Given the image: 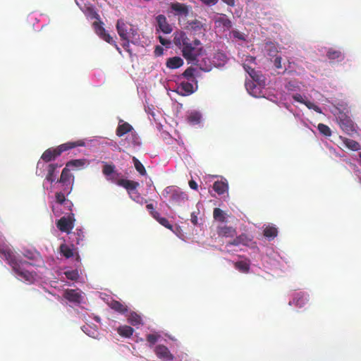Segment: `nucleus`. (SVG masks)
<instances>
[{
    "label": "nucleus",
    "instance_id": "f257e3e1",
    "mask_svg": "<svg viewBox=\"0 0 361 361\" xmlns=\"http://www.w3.org/2000/svg\"><path fill=\"white\" fill-rule=\"evenodd\" d=\"M173 43L181 49L183 56L188 63L197 62V58L204 51L200 40H191L183 31H176L173 33Z\"/></svg>",
    "mask_w": 361,
    "mask_h": 361
},
{
    "label": "nucleus",
    "instance_id": "f03ea898",
    "mask_svg": "<svg viewBox=\"0 0 361 361\" xmlns=\"http://www.w3.org/2000/svg\"><path fill=\"white\" fill-rule=\"evenodd\" d=\"M0 253L1 257L12 267L20 280L29 283L35 281V274L27 269L33 265L32 263L18 259L10 248H2Z\"/></svg>",
    "mask_w": 361,
    "mask_h": 361
},
{
    "label": "nucleus",
    "instance_id": "7ed1b4c3",
    "mask_svg": "<svg viewBox=\"0 0 361 361\" xmlns=\"http://www.w3.org/2000/svg\"><path fill=\"white\" fill-rule=\"evenodd\" d=\"M84 145L85 142L82 140H79L75 142H68L61 144L55 148L51 147L46 149L43 152L41 159L45 162H50L51 161L55 160L63 152L68 151L71 149L75 148L76 147H82Z\"/></svg>",
    "mask_w": 361,
    "mask_h": 361
},
{
    "label": "nucleus",
    "instance_id": "20e7f679",
    "mask_svg": "<svg viewBox=\"0 0 361 361\" xmlns=\"http://www.w3.org/2000/svg\"><path fill=\"white\" fill-rule=\"evenodd\" d=\"M163 195L173 204L181 205L188 200V195L174 186L166 187L163 191Z\"/></svg>",
    "mask_w": 361,
    "mask_h": 361
},
{
    "label": "nucleus",
    "instance_id": "39448f33",
    "mask_svg": "<svg viewBox=\"0 0 361 361\" xmlns=\"http://www.w3.org/2000/svg\"><path fill=\"white\" fill-rule=\"evenodd\" d=\"M116 30L121 39H133L137 35V31L133 25L123 19H118Z\"/></svg>",
    "mask_w": 361,
    "mask_h": 361
},
{
    "label": "nucleus",
    "instance_id": "423d86ee",
    "mask_svg": "<svg viewBox=\"0 0 361 361\" xmlns=\"http://www.w3.org/2000/svg\"><path fill=\"white\" fill-rule=\"evenodd\" d=\"M57 182L61 184V188H63V190L65 191L66 194L71 193L72 191L73 178L70 173V169L66 166L62 170L60 178Z\"/></svg>",
    "mask_w": 361,
    "mask_h": 361
},
{
    "label": "nucleus",
    "instance_id": "0eeeda50",
    "mask_svg": "<svg viewBox=\"0 0 361 361\" xmlns=\"http://www.w3.org/2000/svg\"><path fill=\"white\" fill-rule=\"evenodd\" d=\"M338 124L341 128L349 135L356 133V127L353 121L345 114L341 113L338 117Z\"/></svg>",
    "mask_w": 361,
    "mask_h": 361
},
{
    "label": "nucleus",
    "instance_id": "6e6552de",
    "mask_svg": "<svg viewBox=\"0 0 361 361\" xmlns=\"http://www.w3.org/2000/svg\"><path fill=\"white\" fill-rule=\"evenodd\" d=\"M74 214H70L68 216H63L56 222V227L61 232L70 233L74 227Z\"/></svg>",
    "mask_w": 361,
    "mask_h": 361
},
{
    "label": "nucleus",
    "instance_id": "1a4fd4ad",
    "mask_svg": "<svg viewBox=\"0 0 361 361\" xmlns=\"http://www.w3.org/2000/svg\"><path fill=\"white\" fill-rule=\"evenodd\" d=\"M170 8L174 16L187 17L191 9V6L176 1L170 4Z\"/></svg>",
    "mask_w": 361,
    "mask_h": 361
},
{
    "label": "nucleus",
    "instance_id": "9d476101",
    "mask_svg": "<svg viewBox=\"0 0 361 361\" xmlns=\"http://www.w3.org/2000/svg\"><path fill=\"white\" fill-rule=\"evenodd\" d=\"M214 23L216 27L223 29L224 31L229 30L233 27L231 20L226 14H220L214 18Z\"/></svg>",
    "mask_w": 361,
    "mask_h": 361
},
{
    "label": "nucleus",
    "instance_id": "9b49d317",
    "mask_svg": "<svg viewBox=\"0 0 361 361\" xmlns=\"http://www.w3.org/2000/svg\"><path fill=\"white\" fill-rule=\"evenodd\" d=\"M109 180L116 183L118 185L123 187L128 190V192L130 191H134L137 189V188L140 185L138 182L128 180V179H116L111 177L109 178Z\"/></svg>",
    "mask_w": 361,
    "mask_h": 361
},
{
    "label": "nucleus",
    "instance_id": "f8f14e48",
    "mask_svg": "<svg viewBox=\"0 0 361 361\" xmlns=\"http://www.w3.org/2000/svg\"><path fill=\"white\" fill-rule=\"evenodd\" d=\"M244 68L252 80L257 83L259 87H264L266 85L265 77L259 71H257L248 66H244Z\"/></svg>",
    "mask_w": 361,
    "mask_h": 361
},
{
    "label": "nucleus",
    "instance_id": "ddd939ff",
    "mask_svg": "<svg viewBox=\"0 0 361 361\" xmlns=\"http://www.w3.org/2000/svg\"><path fill=\"white\" fill-rule=\"evenodd\" d=\"M157 21V30L161 31L165 34H170L173 31L172 26L168 23L166 16L163 14H159L156 17Z\"/></svg>",
    "mask_w": 361,
    "mask_h": 361
},
{
    "label": "nucleus",
    "instance_id": "4468645a",
    "mask_svg": "<svg viewBox=\"0 0 361 361\" xmlns=\"http://www.w3.org/2000/svg\"><path fill=\"white\" fill-rule=\"evenodd\" d=\"M156 355L164 361H171L174 356L171 353L169 348L164 345H158L154 348Z\"/></svg>",
    "mask_w": 361,
    "mask_h": 361
},
{
    "label": "nucleus",
    "instance_id": "2eb2a0df",
    "mask_svg": "<svg viewBox=\"0 0 361 361\" xmlns=\"http://www.w3.org/2000/svg\"><path fill=\"white\" fill-rule=\"evenodd\" d=\"M63 298L68 300L70 302L79 305L81 303L82 296L81 294L74 289H67L64 291Z\"/></svg>",
    "mask_w": 361,
    "mask_h": 361
},
{
    "label": "nucleus",
    "instance_id": "dca6fc26",
    "mask_svg": "<svg viewBox=\"0 0 361 361\" xmlns=\"http://www.w3.org/2000/svg\"><path fill=\"white\" fill-rule=\"evenodd\" d=\"M309 300V295L305 293H297L291 301L289 302L290 305H295L299 308L305 306Z\"/></svg>",
    "mask_w": 361,
    "mask_h": 361
},
{
    "label": "nucleus",
    "instance_id": "f3484780",
    "mask_svg": "<svg viewBox=\"0 0 361 361\" xmlns=\"http://www.w3.org/2000/svg\"><path fill=\"white\" fill-rule=\"evenodd\" d=\"M216 233L221 238H233L236 235V228L226 225L219 226L216 228Z\"/></svg>",
    "mask_w": 361,
    "mask_h": 361
},
{
    "label": "nucleus",
    "instance_id": "a211bd4d",
    "mask_svg": "<svg viewBox=\"0 0 361 361\" xmlns=\"http://www.w3.org/2000/svg\"><path fill=\"white\" fill-rule=\"evenodd\" d=\"M195 92L193 85L189 82H181L177 87L176 92L181 96H189Z\"/></svg>",
    "mask_w": 361,
    "mask_h": 361
},
{
    "label": "nucleus",
    "instance_id": "6ab92c4d",
    "mask_svg": "<svg viewBox=\"0 0 361 361\" xmlns=\"http://www.w3.org/2000/svg\"><path fill=\"white\" fill-rule=\"evenodd\" d=\"M94 29L96 31V33L104 41H106L108 43H112L113 42V37H111V35L106 32L104 27L102 26V23H94Z\"/></svg>",
    "mask_w": 361,
    "mask_h": 361
},
{
    "label": "nucleus",
    "instance_id": "aec40b11",
    "mask_svg": "<svg viewBox=\"0 0 361 361\" xmlns=\"http://www.w3.org/2000/svg\"><path fill=\"white\" fill-rule=\"evenodd\" d=\"M133 131V126L127 122L121 121L116 130V134L118 137H122L126 133H131Z\"/></svg>",
    "mask_w": 361,
    "mask_h": 361
},
{
    "label": "nucleus",
    "instance_id": "412c9836",
    "mask_svg": "<svg viewBox=\"0 0 361 361\" xmlns=\"http://www.w3.org/2000/svg\"><path fill=\"white\" fill-rule=\"evenodd\" d=\"M245 87L248 92L255 97H259L261 93V88L262 87H259L257 83L255 84V82L253 80L246 81Z\"/></svg>",
    "mask_w": 361,
    "mask_h": 361
},
{
    "label": "nucleus",
    "instance_id": "4be33fe9",
    "mask_svg": "<svg viewBox=\"0 0 361 361\" xmlns=\"http://www.w3.org/2000/svg\"><path fill=\"white\" fill-rule=\"evenodd\" d=\"M62 165L59 164H49L47 166V174L46 176V180L50 183H53L56 180L55 172L57 169L60 168Z\"/></svg>",
    "mask_w": 361,
    "mask_h": 361
},
{
    "label": "nucleus",
    "instance_id": "5701e85b",
    "mask_svg": "<svg viewBox=\"0 0 361 361\" xmlns=\"http://www.w3.org/2000/svg\"><path fill=\"white\" fill-rule=\"evenodd\" d=\"M339 138L341 140V143L343 147L353 151H357L360 149V145L357 141L342 136H340Z\"/></svg>",
    "mask_w": 361,
    "mask_h": 361
},
{
    "label": "nucleus",
    "instance_id": "b1692460",
    "mask_svg": "<svg viewBox=\"0 0 361 361\" xmlns=\"http://www.w3.org/2000/svg\"><path fill=\"white\" fill-rule=\"evenodd\" d=\"M183 63V60L180 57L173 56L167 59L166 66L170 69H176L182 66Z\"/></svg>",
    "mask_w": 361,
    "mask_h": 361
},
{
    "label": "nucleus",
    "instance_id": "393cba45",
    "mask_svg": "<svg viewBox=\"0 0 361 361\" xmlns=\"http://www.w3.org/2000/svg\"><path fill=\"white\" fill-rule=\"evenodd\" d=\"M108 305L112 310L121 314H124L128 311L127 306L118 300H113Z\"/></svg>",
    "mask_w": 361,
    "mask_h": 361
},
{
    "label": "nucleus",
    "instance_id": "a878e982",
    "mask_svg": "<svg viewBox=\"0 0 361 361\" xmlns=\"http://www.w3.org/2000/svg\"><path fill=\"white\" fill-rule=\"evenodd\" d=\"M214 190L219 195H223L228 190V185L226 182L217 180L213 184Z\"/></svg>",
    "mask_w": 361,
    "mask_h": 361
},
{
    "label": "nucleus",
    "instance_id": "bb28decb",
    "mask_svg": "<svg viewBox=\"0 0 361 361\" xmlns=\"http://www.w3.org/2000/svg\"><path fill=\"white\" fill-rule=\"evenodd\" d=\"M326 56L329 60L340 61L343 59L344 56L339 50H336L332 48L329 49L327 51Z\"/></svg>",
    "mask_w": 361,
    "mask_h": 361
},
{
    "label": "nucleus",
    "instance_id": "cd10ccee",
    "mask_svg": "<svg viewBox=\"0 0 361 361\" xmlns=\"http://www.w3.org/2000/svg\"><path fill=\"white\" fill-rule=\"evenodd\" d=\"M202 115L200 112L193 111H191L187 117L188 122L191 125L199 124L201 121Z\"/></svg>",
    "mask_w": 361,
    "mask_h": 361
},
{
    "label": "nucleus",
    "instance_id": "c85d7f7f",
    "mask_svg": "<svg viewBox=\"0 0 361 361\" xmlns=\"http://www.w3.org/2000/svg\"><path fill=\"white\" fill-rule=\"evenodd\" d=\"M115 165L112 164L105 163L104 165L103 166L102 173L105 176L107 177L108 180L111 177L116 178L114 176H112V174L115 173Z\"/></svg>",
    "mask_w": 361,
    "mask_h": 361
},
{
    "label": "nucleus",
    "instance_id": "c756f323",
    "mask_svg": "<svg viewBox=\"0 0 361 361\" xmlns=\"http://www.w3.org/2000/svg\"><path fill=\"white\" fill-rule=\"evenodd\" d=\"M117 331L120 336L129 338L133 335L134 329L129 326L125 325L119 326L117 329Z\"/></svg>",
    "mask_w": 361,
    "mask_h": 361
},
{
    "label": "nucleus",
    "instance_id": "7c9ffc66",
    "mask_svg": "<svg viewBox=\"0 0 361 361\" xmlns=\"http://www.w3.org/2000/svg\"><path fill=\"white\" fill-rule=\"evenodd\" d=\"M266 52L267 56L269 57L270 60L272 61V59L275 56H278V49L277 47L272 43L267 44L266 46Z\"/></svg>",
    "mask_w": 361,
    "mask_h": 361
},
{
    "label": "nucleus",
    "instance_id": "2f4dec72",
    "mask_svg": "<svg viewBox=\"0 0 361 361\" xmlns=\"http://www.w3.org/2000/svg\"><path fill=\"white\" fill-rule=\"evenodd\" d=\"M278 234L277 228L275 226H268L264 230V235L268 238H274Z\"/></svg>",
    "mask_w": 361,
    "mask_h": 361
},
{
    "label": "nucleus",
    "instance_id": "473e14b6",
    "mask_svg": "<svg viewBox=\"0 0 361 361\" xmlns=\"http://www.w3.org/2000/svg\"><path fill=\"white\" fill-rule=\"evenodd\" d=\"M196 72V68L190 66L188 67L181 75L183 78H186L188 80L195 81V73Z\"/></svg>",
    "mask_w": 361,
    "mask_h": 361
},
{
    "label": "nucleus",
    "instance_id": "72a5a7b5",
    "mask_svg": "<svg viewBox=\"0 0 361 361\" xmlns=\"http://www.w3.org/2000/svg\"><path fill=\"white\" fill-rule=\"evenodd\" d=\"M214 219L220 222L226 221V214L219 208H214L213 212Z\"/></svg>",
    "mask_w": 361,
    "mask_h": 361
},
{
    "label": "nucleus",
    "instance_id": "f704fd0d",
    "mask_svg": "<svg viewBox=\"0 0 361 361\" xmlns=\"http://www.w3.org/2000/svg\"><path fill=\"white\" fill-rule=\"evenodd\" d=\"M85 159H73L68 161L66 166L69 169L80 168L82 167L85 164Z\"/></svg>",
    "mask_w": 361,
    "mask_h": 361
},
{
    "label": "nucleus",
    "instance_id": "c9c22d12",
    "mask_svg": "<svg viewBox=\"0 0 361 361\" xmlns=\"http://www.w3.org/2000/svg\"><path fill=\"white\" fill-rule=\"evenodd\" d=\"M133 161L137 171L141 176H145L147 174V171L143 164L135 157H133Z\"/></svg>",
    "mask_w": 361,
    "mask_h": 361
},
{
    "label": "nucleus",
    "instance_id": "e433bc0d",
    "mask_svg": "<svg viewBox=\"0 0 361 361\" xmlns=\"http://www.w3.org/2000/svg\"><path fill=\"white\" fill-rule=\"evenodd\" d=\"M234 267L236 269L243 273H247L250 269V264L245 261L236 262L234 264Z\"/></svg>",
    "mask_w": 361,
    "mask_h": 361
},
{
    "label": "nucleus",
    "instance_id": "4c0bfd02",
    "mask_svg": "<svg viewBox=\"0 0 361 361\" xmlns=\"http://www.w3.org/2000/svg\"><path fill=\"white\" fill-rule=\"evenodd\" d=\"M60 252L66 258H71L73 256V249L66 244L60 245Z\"/></svg>",
    "mask_w": 361,
    "mask_h": 361
},
{
    "label": "nucleus",
    "instance_id": "58836bf2",
    "mask_svg": "<svg viewBox=\"0 0 361 361\" xmlns=\"http://www.w3.org/2000/svg\"><path fill=\"white\" fill-rule=\"evenodd\" d=\"M128 322L133 326H137L142 323V318L137 313L132 312L128 317Z\"/></svg>",
    "mask_w": 361,
    "mask_h": 361
},
{
    "label": "nucleus",
    "instance_id": "ea45409f",
    "mask_svg": "<svg viewBox=\"0 0 361 361\" xmlns=\"http://www.w3.org/2000/svg\"><path fill=\"white\" fill-rule=\"evenodd\" d=\"M317 129L319 133L326 137L331 135V131L329 127L324 123H319L317 126Z\"/></svg>",
    "mask_w": 361,
    "mask_h": 361
},
{
    "label": "nucleus",
    "instance_id": "a19ab883",
    "mask_svg": "<svg viewBox=\"0 0 361 361\" xmlns=\"http://www.w3.org/2000/svg\"><path fill=\"white\" fill-rule=\"evenodd\" d=\"M160 337L161 336L157 333L149 334L146 336V340L149 343L151 347L157 342Z\"/></svg>",
    "mask_w": 361,
    "mask_h": 361
},
{
    "label": "nucleus",
    "instance_id": "79ce46f5",
    "mask_svg": "<svg viewBox=\"0 0 361 361\" xmlns=\"http://www.w3.org/2000/svg\"><path fill=\"white\" fill-rule=\"evenodd\" d=\"M188 24L194 31H200L203 27V23L197 19L189 22Z\"/></svg>",
    "mask_w": 361,
    "mask_h": 361
},
{
    "label": "nucleus",
    "instance_id": "37998d69",
    "mask_svg": "<svg viewBox=\"0 0 361 361\" xmlns=\"http://www.w3.org/2000/svg\"><path fill=\"white\" fill-rule=\"evenodd\" d=\"M65 276L66 278L71 281H77L79 278V274L78 270H71V271H66L64 272Z\"/></svg>",
    "mask_w": 361,
    "mask_h": 361
},
{
    "label": "nucleus",
    "instance_id": "c03bdc74",
    "mask_svg": "<svg viewBox=\"0 0 361 361\" xmlns=\"http://www.w3.org/2000/svg\"><path fill=\"white\" fill-rule=\"evenodd\" d=\"M65 191L63 190V188H61V191L57 192L56 193V201L57 203L62 204L66 201V195H68Z\"/></svg>",
    "mask_w": 361,
    "mask_h": 361
},
{
    "label": "nucleus",
    "instance_id": "a18cd8bd",
    "mask_svg": "<svg viewBox=\"0 0 361 361\" xmlns=\"http://www.w3.org/2000/svg\"><path fill=\"white\" fill-rule=\"evenodd\" d=\"M129 195L133 200L138 203L142 204L144 199L143 197H141L140 194L136 190L131 192L130 191Z\"/></svg>",
    "mask_w": 361,
    "mask_h": 361
},
{
    "label": "nucleus",
    "instance_id": "49530a36",
    "mask_svg": "<svg viewBox=\"0 0 361 361\" xmlns=\"http://www.w3.org/2000/svg\"><path fill=\"white\" fill-rule=\"evenodd\" d=\"M130 143L133 146H138L140 145V142L139 140V137L135 131H133L130 134Z\"/></svg>",
    "mask_w": 361,
    "mask_h": 361
},
{
    "label": "nucleus",
    "instance_id": "de8ad7c7",
    "mask_svg": "<svg viewBox=\"0 0 361 361\" xmlns=\"http://www.w3.org/2000/svg\"><path fill=\"white\" fill-rule=\"evenodd\" d=\"M243 238H244V235H243L236 236L233 240L229 241L226 245L227 246H230V245L238 246L240 244L243 243Z\"/></svg>",
    "mask_w": 361,
    "mask_h": 361
},
{
    "label": "nucleus",
    "instance_id": "09e8293b",
    "mask_svg": "<svg viewBox=\"0 0 361 361\" xmlns=\"http://www.w3.org/2000/svg\"><path fill=\"white\" fill-rule=\"evenodd\" d=\"M231 34L235 39H240V40H243V41H245V36L244 33L240 32L238 30H232L231 32Z\"/></svg>",
    "mask_w": 361,
    "mask_h": 361
},
{
    "label": "nucleus",
    "instance_id": "8fccbe9b",
    "mask_svg": "<svg viewBox=\"0 0 361 361\" xmlns=\"http://www.w3.org/2000/svg\"><path fill=\"white\" fill-rule=\"evenodd\" d=\"M303 104L310 109H313L318 113L321 112L320 108L310 101L305 100Z\"/></svg>",
    "mask_w": 361,
    "mask_h": 361
},
{
    "label": "nucleus",
    "instance_id": "3c124183",
    "mask_svg": "<svg viewBox=\"0 0 361 361\" xmlns=\"http://www.w3.org/2000/svg\"><path fill=\"white\" fill-rule=\"evenodd\" d=\"M158 222L161 225H162L163 226H164L166 228H169L170 230L173 229V226L169 223L168 219L166 218H165V217H162V218L159 219V221Z\"/></svg>",
    "mask_w": 361,
    "mask_h": 361
},
{
    "label": "nucleus",
    "instance_id": "603ef678",
    "mask_svg": "<svg viewBox=\"0 0 361 361\" xmlns=\"http://www.w3.org/2000/svg\"><path fill=\"white\" fill-rule=\"evenodd\" d=\"M271 61L274 63V65L276 68L279 69V68H282L281 56H275L274 58L272 59Z\"/></svg>",
    "mask_w": 361,
    "mask_h": 361
},
{
    "label": "nucleus",
    "instance_id": "864d4df0",
    "mask_svg": "<svg viewBox=\"0 0 361 361\" xmlns=\"http://www.w3.org/2000/svg\"><path fill=\"white\" fill-rule=\"evenodd\" d=\"M203 4L207 6H213L216 5L219 0H200Z\"/></svg>",
    "mask_w": 361,
    "mask_h": 361
},
{
    "label": "nucleus",
    "instance_id": "5fc2aeb1",
    "mask_svg": "<svg viewBox=\"0 0 361 361\" xmlns=\"http://www.w3.org/2000/svg\"><path fill=\"white\" fill-rule=\"evenodd\" d=\"M123 40L124 41V43L123 44V47L131 56L132 55V51L130 49V39H123Z\"/></svg>",
    "mask_w": 361,
    "mask_h": 361
},
{
    "label": "nucleus",
    "instance_id": "6e6d98bb",
    "mask_svg": "<svg viewBox=\"0 0 361 361\" xmlns=\"http://www.w3.org/2000/svg\"><path fill=\"white\" fill-rule=\"evenodd\" d=\"M293 98L295 102H300L301 104H303L305 102V99L300 94H295L293 95Z\"/></svg>",
    "mask_w": 361,
    "mask_h": 361
},
{
    "label": "nucleus",
    "instance_id": "4d7b16f0",
    "mask_svg": "<svg viewBox=\"0 0 361 361\" xmlns=\"http://www.w3.org/2000/svg\"><path fill=\"white\" fill-rule=\"evenodd\" d=\"M154 55L156 56H159L163 54L164 49L161 46H157L154 49Z\"/></svg>",
    "mask_w": 361,
    "mask_h": 361
},
{
    "label": "nucleus",
    "instance_id": "13d9d810",
    "mask_svg": "<svg viewBox=\"0 0 361 361\" xmlns=\"http://www.w3.org/2000/svg\"><path fill=\"white\" fill-rule=\"evenodd\" d=\"M159 42L164 45V46H169L171 44V41L169 39H167L166 38H164L163 37L161 36H159Z\"/></svg>",
    "mask_w": 361,
    "mask_h": 361
},
{
    "label": "nucleus",
    "instance_id": "bf43d9fd",
    "mask_svg": "<svg viewBox=\"0 0 361 361\" xmlns=\"http://www.w3.org/2000/svg\"><path fill=\"white\" fill-rule=\"evenodd\" d=\"M38 255V254H34L31 252H27L24 254V256L30 260H34L36 258V256Z\"/></svg>",
    "mask_w": 361,
    "mask_h": 361
},
{
    "label": "nucleus",
    "instance_id": "052dcab7",
    "mask_svg": "<svg viewBox=\"0 0 361 361\" xmlns=\"http://www.w3.org/2000/svg\"><path fill=\"white\" fill-rule=\"evenodd\" d=\"M190 217H191L190 218V221H191L192 224L193 225H195V226L197 225L198 224V219H197V216L195 214V212H192L191 214V216Z\"/></svg>",
    "mask_w": 361,
    "mask_h": 361
},
{
    "label": "nucleus",
    "instance_id": "680f3d73",
    "mask_svg": "<svg viewBox=\"0 0 361 361\" xmlns=\"http://www.w3.org/2000/svg\"><path fill=\"white\" fill-rule=\"evenodd\" d=\"M189 186L193 190H197L198 188L197 183L193 180L189 181Z\"/></svg>",
    "mask_w": 361,
    "mask_h": 361
},
{
    "label": "nucleus",
    "instance_id": "e2e57ef3",
    "mask_svg": "<svg viewBox=\"0 0 361 361\" xmlns=\"http://www.w3.org/2000/svg\"><path fill=\"white\" fill-rule=\"evenodd\" d=\"M151 214L157 221H159V219L162 218L157 211H151Z\"/></svg>",
    "mask_w": 361,
    "mask_h": 361
},
{
    "label": "nucleus",
    "instance_id": "0e129e2a",
    "mask_svg": "<svg viewBox=\"0 0 361 361\" xmlns=\"http://www.w3.org/2000/svg\"><path fill=\"white\" fill-rule=\"evenodd\" d=\"M221 1L230 6H234L235 4V0H221Z\"/></svg>",
    "mask_w": 361,
    "mask_h": 361
},
{
    "label": "nucleus",
    "instance_id": "69168bd1",
    "mask_svg": "<svg viewBox=\"0 0 361 361\" xmlns=\"http://www.w3.org/2000/svg\"><path fill=\"white\" fill-rule=\"evenodd\" d=\"M111 44H113L115 48L116 49V50L118 51L119 54H121V48L118 47L116 42L113 39V42L112 43H110Z\"/></svg>",
    "mask_w": 361,
    "mask_h": 361
},
{
    "label": "nucleus",
    "instance_id": "338daca9",
    "mask_svg": "<svg viewBox=\"0 0 361 361\" xmlns=\"http://www.w3.org/2000/svg\"><path fill=\"white\" fill-rule=\"evenodd\" d=\"M147 209L151 212V211H155L153 204H148L146 206Z\"/></svg>",
    "mask_w": 361,
    "mask_h": 361
},
{
    "label": "nucleus",
    "instance_id": "774afa93",
    "mask_svg": "<svg viewBox=\"0 0 361 361\" xmlns=\"http://www.w3.org/2000/svg\"><path fill=\"white\" fill-rule=\"evenodd\" d=\"M359 179H360V182L361 183V173L360 172L359 174L357 175Z\"/></svg>",
    "mask_w": 361,
    "mask_h": 361
}]
</instances>
